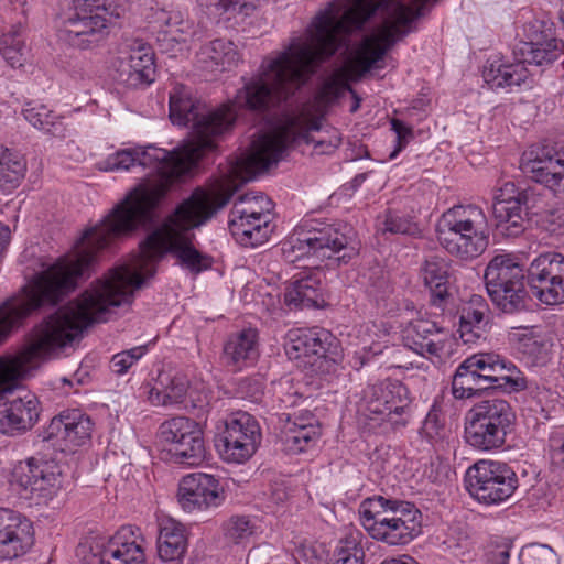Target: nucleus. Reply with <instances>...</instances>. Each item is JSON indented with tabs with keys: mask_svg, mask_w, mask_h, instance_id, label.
<instances>
[{
	"mask_svg": "<svg viewBox=\"0 0 564 564\" xmlns=\"http://www.w3.org/2000/svg\"><path fill=\"white\" fill-rule=\"evenodd\" d=\"M329 2L324 10L332 3ZM435 0H359L351 18L367 15L359 25L343 34L338 46L348 35L360 29L379 8L383 21L378 30L366 36L345 64L335 69L323 83L316 98L285 117L280 126L258 135L248 153L236 161L228 172V184L218 192L196 189L181 203L158 229L140 245L138 257L130 263L111 270L104 278V322L115 308L129 305L134 290L145 279L154 275L158 262L170 252L177 262L192 273H199L213 264V259L202 253L194 245L193 230L223 208L240 184L276 164L289 144H312L314 154H330L340 144L336 131L325 135L321 132L324 108L349 89V82L367 73L387 51L411 31V25L425 7ZM323 11V9L321 10ZM339 47H337L338 50Z\"/></svg>",
	"mask_w": 564,
	"mask_h": 564,
	"instance_id": "nucleus-1",
	"label": "nucleus"
},
{
	"mask_svg": "<svg viewBox=\"0 0 564 564\" xmlns=\"http://www.w3.org/2000/svg\"><path fill=\"white\" fill-rule=\"evenodd\" d=\"M358 1L338 0L318 11L302 36L293 37L284 51L262 61L258 76L237 91L234 104L205 109L188 87L175 85L170 93V119L181 127L191 124L189 139L172 151L182 158V169L191 173L206 153L217 148L234 127L235 105L262 110L286 100L305 85L316 67L336 53L343 34L367 15L351 18Z\"/></svg>",
	"mask_w": 564,
	"mask_h": 564,
	"instance_id": "nucleus-2",
	"label": "nucleus"
},
{
	"mask_svg": "<svg viewBox=\"0 0 564 564\" xmlns=\"http://www.w3.org/2000/svg\"><path fill=\"white\" fill-rule=\"evenodd\" d=\"M139 165L149 172L142 182L100 224L86 230L73 252L36 274L15 296L0 306V344L23 318L45 304H56L76 286L99 250L134 230L165 196L171 185L189 174L177 153L153 145L124 148L98 162L105 172L129 171Z\"/></svg>",
	"mask_w": 564,
	"mask_h": 564,
	"instance_id": "nucleus-3",
	"label": "nucleus"
},
{
	"mask_svg": "<svg viewBox=\"0 0 564 564\" xmlns=\"http://www.w3.org/2000/svg\"><path fill=\"white\" fill-rule=\"evenodd\" d=\"M359 241L349 225L323 224L305 220L282 242L281 251L286 262L306 260L304 267L317 269L319 264L344 251L338 260L350 259L358 253Z\"/></svg>",
	"mask_w": 564,
	"mask_h": 564,
	"instance_id": "nucleus-4",
	"label": "nucleus"
},
{
	"mask_svg": "<svg viewBox=\"0 0 564 564\" xmlns=\"http://www.w3.org/2000/svg\"><path fill=\"white\" fill-rule=\"evenodd\" d=\"M358 511L369 535L389 545H405L421 532V512L408 501L378 496L365 499Z\"/></svg>",
	"mask_w": 564,
	"mask_h": 564,
	"instance_id": "nucleus-5",
	"label": "nucleus"
},
{
	"mask_svg": "<svg viewBox=\"0 0 564 564\" xmlns=\"http://www.w3.org/2000/svg\"><path fill=\"white\" fill-rule=\"evenodd\" d=\"M436 232L446 251L460 259L473 260L489 246V225L484 209L477 205H456L441 216Z\"/></svg>",
	"mask_w": 564,
	"mask_h": 564,
	"instance_id": "nucleus-6",
	"label": "nucleus"
},
{
	"mask_svg": "<svg viewBox=\"0 0 564 564\" xmlns=\"http://www.w3.org/2000/svg\"><path fill=\"white\" fill-rule=\"evenodd\" d=\"M126 0H72L58 37L79 50L99 46L108 36L111 19L120 17Z\"/></svg>",
	"mask_w": 564,
	"mask_h": 564,
	"instance_id": "nucleus-7",
	"label": "nucleus"
},
{
	"mask_svg": "<svg viewBox=\"0 0 564 564\" xmlns=\"http://www.w3.org/2000/svg\"><path fill=\"white\" fill-rule=\"evenodd\" d=\"M516 423V413L503 399H488L477 402L466 413L465 440L480 452L500 449Z\"/></svg>",
	"mask_w": 564,
	"mask_h": 564,
	"instance_id": "nucleus-8",
	"label": "nucleus"
},
{
	"mask_svg": "<svg viewBox=\"0 0 564 564\" xmlns=\"http://www.w3.org/2000/svg\"><path fill=\"white\" fill-rule=\"evenodd\" d=\"M484 279L489 297L501 312L512 314L525 308L524 269L516 257L495 256L485 269Z\"/></svg>",
	"mask_w": 564,
	"mask_h": 564,
	"instance_id": "nucleus-9",
	"label": "nucleus"
},
{
	"mask_svg": "<svg viewBox=\"0 0 564 564\" xmlns=\"http://www.w3.org/2000/svg\"><path fill=\"white\" fill-rule=\"evenodd\" d=\"M273 203L261 193L240 196L229 214V230L236 241L245 247L264 243L271 232Z\"/></svg>",
	"mask_w": 564,
	"mask_h": 564,
	"instance_id": "nucleus-10",
	"label": "nucleus"
},
{
	"mask_svg": "<svg viewBox=\"0 0 564 564\" xmlns=\"http://www.w3.org/2000/svg\"><path fill=\"white\" fill-rule=\"evenodd\" d=\"M466 489L480 503L491 506L509 499L518 487L516 473L505 463L480 459L465 475Z\"/></svg>",
	"mask_w": 564,
	"mask_h": 564,
	"instance_id": "nucleus-11",
	"label": "nucleus"
},
{
	"mask_svg": "<svg viewBox=\"0 0 564 564\" xmlns=\"http://www.w3.org/2000/svg\"><path fill=\"white\" fill-rule=\"evenodd\" d=\"M291 359H307L305 362L318 372L336 371L339 354L335 337L324 328H297L288 333L284 345Z\"/></svg>",
	"mask_w": 564,
	"mask_h": 564,
	"instance_id": "nucleus-12",
	"label": "nucleus"
},
{
	"mask_svg": "<svg viewBox=\"0 0 564 564\" xmlns=\"http://www.w3.org/2000/svg\"><path fill=\"white\" fill-rule=\"evenodd\" d=\"M62 468L55 460L30 458L11 471L10 485L30 499L46 502L62 487Z\"/></svg>",
	"mask_w": 564,
	"mask_h": 564,
	"instance_id": "nucleus-13",
	"label": "nucleus"
},
{
	"mask_svg": "<svg viewBox=\"0 0 564 564\" xmlns=\"http://www.w3.org/2000/svg\"><path fill=\"white\" fill-rule=\"evenodd\" d=\"M260 443L258 421L251 414L238 411L225 420L217 448L225 462L245 464L256 454Z\"/></svg>",
	"mask_w": 564,
	"mask_h": 564,
	"instance_id": "nucleus-14",
	"label": "nucleus"
},
{
	"mask_svg": "<svg viewBox=\"0 0 564 564\" xmlns=\"http://www.w3.org/2000/svg\"><path fill=\"white\" fill-rule=\"evenodd\" d=\"M117 82L127 87L149 85L154 80V53L147 42L140 39H127L120 45L118 55L111 62Z\"/></svg>",
	"mask_w": 564,
	"mask_h": 564,
	"instance_id": "nucleus-15",
	"label": "nucleus"
},
{
	"mask_svg": "<svg viewBox=\"0 0 564 564\" xmlns=\"http://www.w3.org/2000/svg\"><path fill=\"white\" fill-rule=\"evenodd\" d=\"M160 437L171 445L175 463L199 465L206 457L204 434L200 425L186 416H175L160 425Z\"/></svg>",
	"mask_w": 564,
	"mask_h": 564,
	"instance_id": "nucleus-16",
	"label": "nucleus"
},
{
	"mask_svg": "<svg viewBox=\"0 0 564 564\" xmlns=\"http://www.w3.org/2000/svg\"><path fill=\"white\" fill-rule=\"evenodd\" d=\"M364 400L370 414L381 415L393 429L404 427L409 422L410 395L400 381H383L369 386Z\"/></svg>",
	"mask_w": 564,
	"mask_h": 564,
	"instance_id": "nucleus-17",
	"label": "nucleus"
},
{
	"mask_svg": "<svg viewBox=\"0 0 564 564\" xmlns=\"http://www.w3.org/2000/svg\"><path fill=\"white\" fill-rule=\"evenodd\" d=\"M534 295L544 304L564 303V256L546 252L536 257L528 270Z\"/></svg>",
	"mask_w": 564,
	"mask_h": 564,
	"instance_id": "nucleus-18",
	"label": "nucleus"
},
{
	"mask_svg": "<svg viewBox=\"0 0 564 564\" xmlns=\"http://www.w3.org/2000/svg\"><path fill=\"white\" fill-rule=\"evenodd\" d=\"M177 502L188 513L206 512L220 507L226 494L214 475L193 473L184 476L177 488Z\"/></svg>",
	"mask_w": 564,
	"mask_h": 564,
	"instance_id": "nucleus-19",
	"label": "nucleus"
},
{
	"mask_svg": "<svg viewBox=\"0 0 564 564\" xmlns=\"http://www.w3.org/2000/svg\"><path fill=\"white\" fill-rule=\"evenodd\" d=\"M524 174L558 195H564V158L552 147L533 144L521 156Z\"/></svg>",
	"mask_w": 564,
	"mask_h": 564,
	"instance_id": "nucleus-20",
	"label": "nucleus"
},
{
	"mask_svg": "<svg viewBox=\"0 0 564 564\" xmlns=\"http://www.w3.org/2000/svg\"><path fill=\"white\" fill-rule=\"evenodd\" d=\"M469 368H473L482 382L489 388L509 387L513 391L527 388V380L520 376L516 365L496 352H478L468 357Z\"/></svg>",
	"mask_w": 564,
	"mask_h": 564,
	"instance_id": "nucleus-21",
	"label": "nucleus"
},
{
	"mask_svg": "<svg viewBox=\"0 0 564 564\" xmlns=\"http://www.w3.org/2000/svg\"><path fill=\"white\" fill-rule=\"evenodd\" d=\"M147 540L140 528L122 525L101 546L99 564H145Z\"/></svg>",
	"mask_w": 564,
	"mask_h": 564,
	"instance_id": "nucleus-22",
	"label": "nucleus"
},
{
	"mask_svg": "<svg viewBox=\"0 0 564 564\" xmlns=\"http://www.w3.org/2000/svg\"><path fill=\"white\" fill-rule=\"evenodd\" d=\"M34 544L32 523L19 512L0 508V558L25 554Z\"/></svg>",
	"mask_w": 564,
	"mask_h": 564,
	"instance_id": "nucleus-23",
	"label": "nucleus"
},
{
	"mask_svg": "<svg viewBox=\"0 0 564 564\" xmlns=\"http://www.w3.org/2000/svg\"><path fill=\"white\" fill-rule=\"evenodd\" d=\"M404 346L426 358H441L451 337L429 319H415L403 330Z\"/></svg>",
	"mask_w": 564,
	"mask_h": 564,
	"instance_id": "nucleus-24",
	"label": "nucleus"
},
{
	"mask_svg": "<svg viewBox=\"0 0 564 564\" xmlns=\"http://www.w3.org/2000/svg\"><path fill=\"white\" fill-rule=\"evenodd\" d=\"M39 400L25 392L11 400H0V433L14 435L31 429L39 419Z\"/></svg>",
	"mask_w": 564,
	"mask_h": 564,
	"instance_id": "nucleus-25",
	"label": "nucleus"
},
{
	"mask_svg": "<svg viewBox=\"0 0 564 564\" xmlns=\"http://www.w3.org/2000/svg\"><path fill=\"white\" fill-rule=\"evenodd\" d=\"M158 21L160 22L158 42L163 52L174 56L188 50L195 29L193 22L186 19L184 13L181 11H162Z\"/></svg>",
	"mask_w": 564,
	"mask_h": 564,
	"instance_id": "nucleus-26",
	"label": "nucleus"
},
{
	"mask_svg": "<svg viewBox=\"0 0 564 564\" xmlns=\"http://www.w3.org/2000/svg\"><path fill=\"white\" fill-rule=\"evenodd\" d=\"M509 338L528 367H542L550 361L552 339L540 327L519 329L511 333Z\"/></svg>",
	"mask_w": 564,
	"mask_h": 564,
	"instance_id": "nucleus-27",
	"label": "nucleus"
},
{
	"mask_svg": "<svg viewBox=\"0 0 564 564\" xmlns=\"http://www.w3.org/2000/svg\"><path fill=\"white\" fill-rule=\"evenodd\" d=\"M94 423L80 410H66L52 419L48 425V436L65 442L67 447L86 444L90 440Z\"/></svg>",
	"mask_w": 564,
	"mask_h": 564,
	"instance_id": "nucleus-28",
	"label": "nucleus"
},
{
	"mask_svg": "<svg viewBox=\"0 0 564 564\" xmlns=\"http://www.w3.org/2000/svg\"><path fill=\"white\" fill-rule=\"evenodd\" d=\"M258 332L245 328L231 334L223 349L225 365L235 371L252 366L259 356Z\"/></svg>",
	"mask_w": 564,
	"mask_h": 564,
	"instance_id": "nucleus-29",
	"label": "nucleus"
},
{
	"mask_svg": "<svg viewBox=\"0 0 564 564\" xmlns=\"http://www.w3.org/2000/svg\"><path fill=\"white\" fill-rule=\"evenodd\" d=\"M319 272H302L285 289L284 301L294 307H319L325 303Z\"/></svg>",
	"mask_w": 564,
	"mask_h": 564,
	"instance_id": "nucleus-30",
	"label": "nucleus"
},
{
	"mask_svg": "<svg viewBox=\"0 0 564 564\" xmlns=\"http://www.w3.org/2000/svg\"><path fill=\"white\" fill-rule=\"evenodd\" d=\"M199 61L206 68L217 72L231 70L241 62V54L229 40L216 39L199 51Z\"/></svg>",
	"mask_w": 564,
	"mask_h": 564,
	"instance_id": "nucleus-31",
	"label": "nucleus"
},
{
	"mask_svg": "<svg viewBox=\"0 0 564 564\" xmlns=\"http://www.w3.org/2000/svg\"><path fill=\"white\" fill-rule=\"evenodd\" d=\"M187 547L185 528L172 518H164L160 522L158 538V553L165 562L180 560Z\"/></svg>",
	"mask_w": 564,
	"mask_h": 564,
	"instance_id": "nucleus-32",
	"label": "nucleus"
},
{
	"mask_svg": "<svg viewBox=\"0 0 564 564\" xmlns=\"http://www.w3.org/2000/svg\"><path fill=\"white\" fill-rule=\"evenodd\" d=\"M560 54L561 41L553 36H545L544 41L521 42L516 50L518 62L524 66L551 64Z\"/></svg>",
	"mask_w": 564,
	"mask_h": 564,
	"instance_id": "nucleus-33",
	"label": "nucleus"
},
{
	"mask_svg": "<svg viewBox=\"0 0 564 564\" xmlns=\"http://www.w3.org/2000/svg\"><path fill=\"white\" fill-rule=\"evenodd\" d=\"M188 381L182 375H161L158 384L149 391V401L155 406L181 404L186 397Z\"/></svg>",
	"mask_w": 564,
	"mask_h": 564,
	"instance_id": "nucleus-34",
	"label": "nucleus"
},
{
	"mask_svg": "<svg viewBox=\"0 0 564 564\" xmlns=\"http://www.w3.org/2000/svg\"><path fill=\"white\" fill-rule=\"evenodd\" d=\"M482 77L492 88H512L527 84L530 72L518 61L513 64L491 63L485 66Z\"/></svg>",
	"mask_w": 564,
	"mask_h": 564,
	"instance_id": "nucleus-35",
	"label": "nucleus"
},
{
	"mask_svg": "<svg viewBox=\"0 0 564 564\" xmlns=\"http://www.w3.org/2000/svg\"><path fill=\"white\" fill-rule=\"evenodd\" d=\"M528 209L529 199L494 204L497 227L508 236H518L524 229L523 223Z\"/></svg>",
	"mask_w": 564,
	"mask_h": 564,
	"instance_id": "nucleus-36",
	"label": "nucleus"
},
{
	"mask_svg": "<svg viewBox=\"0 0 564 564\" xmlns=\"http://www.w3.org/2000/svg\"><path fill=\"white\" fill-rule=\"evenodd\" d=\"M423 281L430 289L434 304L447 296L448 263L441 258H431L425 261L422 271Z\"/></svg>",
	"mask_w": 564,
	"mask_h": 564,
	"instance_id": "nucleus-37",
	"label": "nucleus"
},
{
	"mask_svg": "<svg viewBox=\"0 0 564 564\" xmlns=\"http://www.w3.org/2000/svg\"><path fill=\"white\" fill-rule=\"evenodd\" d=\"M310 422L304 423L302 419H296L292 425L288 427L284 434V443L289 451L301 453L310 448L319 437L318 426Z\"/></svg>",
	"mask_w": 564,
	"mask_h": 564,
	"instance_id": "nucleus-38",
	"label": "nucleus"
},
{
	"mask_svg": "<svg viewBox=\"0 0 564 564\" xmlns=\"http://www.w3.org/2000/svg\"><path fill=\"white\" fill-rule=\"evenodd\" d=\"M24 119L34 128L54 137L63 135V122L58 116L42 104H26L23 109Z\"/></svg>",
	"mask_w": 564,
	"mask_h": 564,
	"instance_id": "nucleus-39",
	"label": "nucleus"
},
{
	"mask_svg": "<svg viewBox=\"0 0 564 564\" xmlns=\"http://www.w3.org/2000/svg\"><path fill=\"white\" fill-rule=\"evenodd\" d=\"M486 386L482 384L479 375L469 368L467 358L456 369L452 382V393L455 399H469L486 390Z\"/></svg>",
	"mask_w": 564,
	"mask_h": 564,
	"instance_id": "nucleus-40",
	"label": "nucleus"
},
{
	"mask_svg": "<svg viewBox=\"0 0 564 564\" xmlns=\"http://www.w3.org/2000/svg\"><path fill=\"white\" fill-rule=\"evenodd\" d=\"M377 231L392 235H415L419 232V228L410 218L388 212L378 218Z\"/></svg>",
	"mask_w": 564,
	"mask_h": 564,
	"instance_id": "nucleus-41",
	"label": "nucleus"
},
{
	"mask_svg": "<svg viewBox=\"0 0 564 564\" xmlns=\"http://www.w3.org/2000/svg\"><path fill=\"white\" fill-rule=\"evenodd\" d=\"M225 538L232 543H243L254 532V525L246 516H232L224 524Z\"/></svg>",
	"mask_w": 564,
	"mask_h": 564,
	"instance_id": "nucleus-42",
	"label": "nucleus"
},
{
	"mask_svg": "<svg viewBox=\"0 0 564 564\" xmlns=\"http://www.w3.org/2000/svg\"><path fill=\"white\" fill-rule=\"evenodd\" d=\"M490 310L486 300L481 295L474 294L463 306L460 317L475 322L487 329L489 326Z\"/></svg>",
	"mask_w": 564,
	"mask_h": 564,
	"instance_id": "nucleus-43",
	"label": "nucleus"
},
{
	"mask_svg": "<svg viewBox=\"0 0 564 564\" xmlns=\"http://www.w3.org/2000/svg\"><path fill=\"white\" fill-rule=\"evenodd\" d=\"M23 47V40L18 32L7 33L0 37V52L12 67L22 65Z\"/></svg>",
	"mask_w": 564,
	"mask_h": 564,
	"instance_id": "nucleus-44",
	"label": "nucleus"
},
{
	"mask_svg": "<svg viewBox=\"0 0 564 564\" xmlns=\"http://www.w3.org/2000/svg\"><path fill=\"white\" fill-rule=\"evenodd\" d=\"M521 564H560L555 551L545 544H531L521 553Z\"/></svg>",
	"mask_w": 564,
	"mask_h": 564,
	"instance_id": "nucleus-45",
	"label": "nucleus"
},
{
	"mask_svg": "<svg viewBox=\"0 0 564 564\" xmlns=\"http://www.w3.org/2000/svg\"><path fill=\"white\" fill-rule=\"evenodd\" d=\"M25 170L26 165L21 156L2 162L0 164V187H14L24 176Z\"/></svg>",
	"mask_w": 564,
	"mask_h": 564,
	"instance_id": "nucleus-46",
	"label": "nucleus"
},
{
	"mask_svg": "<svg viewBox=\"0 0 564 564\" xmlns=\"http://www.w3.org/2000/svg\"><path fill=\"white\" fill-rule=\"evenodd\" d=\"M364 550L355 541H340L330 564H364Z\"/></svg>",
	"mask_w": 564,
	"mask_h": 564,
	"instance_id": "nucleus-47",
	"label": "nucleus"
},
{
	"mask_svg": "<svg viewBox=\"0 0 564 564\" xmlns=\"http://www.w3.org/2000/svg\"><path fill=\"white\" fill-rule=\"evenodd\" d=\"M144 348L134 347L126 351L116 354L111 359V369L118 375L126 373L142 356Z\"/></svg>",
	"mask_w": 564,
	"mask_h": 564,
	"instance_id": "nucleus-48",
	"label": "nucleus"
},
{
	"mask_svg": "<svg viewBox=\"0 0 564 564\" xmlns=\"http://www.w3.org/2000/svg\"><path fill=\"white\" fill-rule=\"evenodd\" d=\"M547 448L552 465L564 468V427H555L551 431Z\"/></svg>",
	"mask_w": 564,
	"mask_h": 564,
	"instance_id": "nucleus-49",
	"label": "nucleus"
},
{
	"mask_svg": "<svg viewBox=\"0 0 564 564\" xmlns=\"http://www.w3.org/2000/svg\"><path fill=\"white\" fill-rule=\"evenodd\" d=\"M543 228L552 235H564V207H555L544 212L541 218Z\"/></svg>",
	"mask_w": 564,
	"mask_h": 564,
	"instance_id": "nucleus-50",
	"label": "nucleus"
},
{
	"mask_svg": "<svg viewBox=\"0 0 564 564\" xmlns=\"http://www.w3.org/2000/svg\"><path fill=\"white\" fill-rule=\"evenodd\" d=\"M489 329L479 326L475 322L460 317L459 319V337L465 344H475L481 338H485Z\"/></svg>",
	"mask_w": 564,
	"mask_h": 564,
	"instance_id": "nucleus-51",
	"label": "nucleus"
},
{
	"mask_svg": "<svg viewBox=\"0 0 564 564\" xmlns=\"http://www.w3.org/2000/svg\"><path fill=\"white\" fill-rule=\"evenodd\" d=\"M523 199H529V193L527 191H520L513 182H506L496 191L494 204H503Z\"/></svg>",
	"mask_w": 564,
	"mask_h": 564,
	"instance_id": "nucleus-52",
	"label": "nucleus"
},
{
	"mask_svg": "<svg viewBox=\"0 0 564 564\" xmlns=\"http://www.w3.org/2000/svg\"><path fill=\"white\" fill-rule=\"evenodd\" d=\"M511 542L499 539L494 542L487 552V564H509Z\"/></svg>",
	"mask_w": 564,
	"mask_h": 564,
	"instance_id": "nucleus-53",
	"label": "nucleus"
},
{
	"mask_svg": "<svg viewBox=\"0 0 564 564\" xmlns=\"http://www.w3.org/2000/svg\"><path fill=\"white\" fill-rule=\"evenodd\" d=\"M422 430L425 436L431 441H438L446 436V429L441 422L438 414L435 412H430L427 414Z\"/></svg>",
	"mask_w": 564,
	"mask_h": 564,
	"instance_id": "nucleus-54",
	"label": "nucleus"
},
{
	"mask_svg": "<svg viewBox=\"0 0 564 564\" xmlns=\"http://www.w3.org/2000/svg\"><path fill=\"white\" fill-rule=\"evenodd\" d=\"M376 328L375 324H366L360 326L357 330L358 337L362 344V349L375 355L381 352L382 349V346L373 340V337L377 336Z\"/></svg>",
	"mask_w": 564,
	"mask_h": 564,
	"instance_id": "nucleus-55",
	"label": "nucleus"
},
{
	"mask_svg": "<svg viewBox=\"0 0 564 564\" xmlns=\"http://www.w3.org/2000/svg\"><path fill=\"white\" fill-rule=\"evenodd\" d=\"M391 128L397 134V142L398 145L395 150L390 154V159H394L398 153L405 147L408 143V140L412 138V129L404 124L401 120L392 119L391 120Z\"/></svg>",
	"mask_w": 564,
	"mask_h": 564,
	"instance_id": "nucleus-56",
	"label": "nucleus"
},
{
	"mask_svg": "<svg viewBox=\"0 0 564 564\" xmlns=\"http://www.w3.org/2000/svg\"><path fill=\"white\" fill-rule=\"evenodd\" d=\"M290 497L289 489L284 481H274L271 484L268 492L269 507H279L283 505Z\"/></svg>",
	"mask_w": 564,
	"mask_h": 564,
	"instance_id": "nucleus-57",
	"label": "nucleus"
},
{
	"mask_svg": "<svg viewBox=\"0 0 564 564\" xmlns=\"http://www.w3.org/2000/svg\"><path fill=\"white\" fill-rule=\"evenodd\" d=\"M200 6L206 7L212 14H223L235 10L240 0H198Z\"/></svg>",
	"mask_w": 564,
	"mask_h": 564,
	"instance_id": "nucleus-58",
	"label": "nucleus"
},
{
	"mask_svg": "<svg viewBox=\"0 0 564 564\" xmlns=\"http://www.w3.org/2000/svg\"><path fill=\"white\" fill-rule=\"evenodd\" d=\"M239 389L240 392L243 393L245 397L249 398L251 401L259 400L262 393L261 384L257 380H242L240 382Z\"/></svg>",
	"mask_w": 564,
	"mask_h": 564,
	"instance_id": "nucleus-59",
	"label": "nucleus"
},
{
	"mask_svg": "<svg viewBox=\"0 0 564 564\" xmlns=\"http://www.w3.org/2000/svg\"><path fill=\"white\" fill-rule=\"evenodd\" d=\"M291 388V380L284 379L281 380L276 388L275 392L281 394L280 400L285 405H294L296 403V398H299L297 392L289 393V389Z\"/></svg>",
	"mask_w": 564,
	"mask_h": 564,
	"instance_id": "nucleus-60",
	"label": "nucleus"
},
{
	"mask_svg": "<svg viewBox=\"0 0 564 564\" xmlns=\"http://www.w3.org/2000/svg\"><path fill=\"white\" fill-rule=\"evenodd\" d=\"M11 240L10 227L6 224L0 223V257L7 250Z\"/></svg>",
	"mask_w": 564,
	"mask_h": 564,
	"instance_id": "nucleus-61",
	"label": "nucleus"
},
{
	"mask_svg": "<svg viewBox=\"0 0 564 564\" xmlns=\"http://www.w3.org/2000/svg\"><path fill=\"white\" fill-rule=\"evenodd\" d=\"M379 564H420L415 558L409 555H400L384 558Z\"/></svg>",
	"mask_w": 564,
	"mask_h": 564,
	"instance_id": "nucleus-62",
	"label": "nucleus"
},
{
	"mask_svg": "<svg viewBox=\"0 0 564 564\" xmlns=\"http://www.w3.org/2000/svg\"><path fill=\"white\" fill-rule=\"evenodd\" d=\"M19 156H20L19 154L10 152L9 149H7L2 144H0V164L7 160H11L12 158H19Z\"/></svg>",
	"mask_w": 564,
	"mask_h": 564,
	"instance_id": "nucleus-63",
	"label": "nucleus"
},
{
	"mask_svg": "<svg viewBox=\"0 0 564 564\" xmlns=\"http://www.w3.org/2000/svg\"><path fill=\"white\" fill-rule=\"evenodd\" d=\"M561 21H562V23L564 25V11L561 12Z\"/></svg>",
	"mask_w": 564,
	"mask_h": 564,
	"instance_id": "nucleus-64",
	"label": "nucleus"
}]
</instances>
